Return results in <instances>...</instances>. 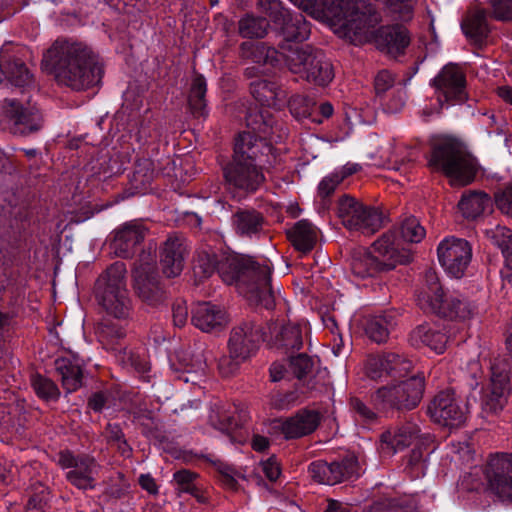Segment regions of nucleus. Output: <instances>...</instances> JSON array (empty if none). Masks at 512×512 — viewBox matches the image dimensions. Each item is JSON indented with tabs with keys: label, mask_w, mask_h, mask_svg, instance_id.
Listing matches in <instances>:
<instances>
[{
	"label": "nucleus",
	"mask_w": 512,
	"mask_h": 512,
	"mask_svg": "<svg viewBox=\"0 0 512 512\" xmlns=\"http://www.w3.org/2000/svg\"><path fill=\"white\" fill-rule=\"evenodd\" d=\"M193 270L194 274L200 278H208L217 272L225 283L229 285L235 283L240 293L251 303L266 309L274 306L271 267L265 260L260 263L247 255L218 257L203 251L198 254Z\"/></svg>",
	"instance_id": "obj_1"
},
{
	"label": "nucleus",
	"mask_w": 512,
	"mask_h": 512,
	"mask_svg": "<svg viewBox=\"0 0 512 512\" xmlns=\"http://www.w3.org/2000/svg\"><path fill=\"white\" fill-rule=\"evenodd\" d=\"M41 65L58 85L74 91L97 85L103 75V66L92 49L68 40H56L44 53Z\"/></svg>",
	"instance_id": "obj_2"
},
{
	"label": "nucleus",
	"mask_w": 512,
	"mask_h": 512,
	"mask_svg": "<svg viewBox=\"0 0 512 512\" xmlns=\"http://www.w3.org/2000/svg\"><path fill=\"white\" fill-rule=\"evenodd\" d=\"M303 10L322 9L333 25L338 26L343 36H352L364 33L380 22V15L371 6L365 10L354 7L353 0H332L329 5L326 0H291Z\"/></svg>",
	"instance_id": "obj_3"
},
{
	"label": "nucleus",
	"mask_w": 512,
	"mask_h": 512,
	"mask_svg": "<svg viewBox=\"0 0 512 512\" xmlns=\"http://www.w3.org/2000/svg\"><path fill=\"white\" fill-rule=\"evenodd\" d=\"M394 234L388 232L377 239L370 250L357 249L351 256V270L360 278L374 277L379 273L393 270L398 264H407L411 255L394 246Z\"/></svg>",
	"instance_id": "obj_4"
},
{
	"label": "nucleus",
	"mask_w": 512,
	"mask_h": 512,
	"mask_svg": "<svg viewBox=\"0 0 512 512\" xmlns=\"http://www.w3.org/2000/svg\"><path fill=\"white\" fill-rule=\"evenodd\" d=\"M126 265L122 261L111 264L96 280L95 298L99 306L116 319H127L132 303L126 287Z\"/></svg>",
	"instance_id": "obj_5"
},
{
	"label": "nucleus",
	"mask_w": 512,
	"mask_h": 512,
	"mask_svg": "<svg viewBox=\"0 0 512 512\" xmlns=\"http://www.w3.org/2000/svg\"><path fill=\"white\" fill-rule=\"evenodd\" d=\"M429 165L449 177L452 185H467L476 175L474 158L462 143L452 138L442 139L433 146Z\"/></svg>",
	"instance_id": "obj_6"
},
{
	"label": "nucleus",
	"mask_w": 512,
	"mask_h": 512,
	"mask_svg": "<svg viewBox=\"0 0 512 512\" xmlns=\"http://www.w3.org/2000/svg\"><path fill=\"white\" fill-rule=\"evenodd\" d=\"M424 389V377L415 375L406 379L393 380L379 387L371 395V401L375 409L382 412L410 411L421 402Z\"/></svg>",
	"instance_id": "obj_7"
},
{
	"label": "nucleus",
	"mask_w": 512,
	"mask_h": 512,
	"mask_svg": "<svg viewBox=\"0 0 512 512\" xmlns=\"http://www.w3.org/2000/svg\"><path fill=\"white\" fill-rule=\"evenodd\" d=\"M0 118L10 133L24 137L39 132L44 125L43 115L35 105L17 99L2 101Z\"/></svg>",
	"instance_id": "obj_8"
},
{
	"label": "nucleus",
	"mask_w": 512,
	"mask_h": 512,
	"mask_svg": "<svg viewBox=\"0 0 512 512\" xmlns=\"http://www.w3.org/2000/svg\"><path fill=\"white\" fill-rule=\"evenodd\" d=\"M337 215L345 228L366 235L374 234L383 225V215L377 208L364 205L348 195L338 200Z\"/></svg>",
	"instance_id": "obj_9"
},
{
	"label": "nucleus",
	"mask_w": 512,
	"mask_h": 512,
	"mask_svg": "<svg viewBox=\"0 0 512 512\" xmlns=\"http://www.w3.org/2000/svg\"><path fill=\"white\" fill-rule=\"evenodd\" d=\"M469 412V403H463L450 389L439 392L428 406V413L432 420L449 428L464 425Z\"/></svg>",
	"instance_id": "obj_10"
},
{
	"label": "nucleus",
	"mask_w": 512,
	"mask_h": 512,
	"mask_svg": "<svg viewBox=\"0 0 512 512\" xmlns=\"http://www.w3.org/2000/svg\"><path fill=\"white\" fill-rule=\"evenodd\" d=\"M484 474L495 497L503 503H512V453L491 454Z\"/></svg>",
	"instance_id": "obj_11"
},
{
	"label": "nucleus",
	"mask_w": 512,
	"mask_h": 512,
	"mask_svg": "<svg viewBox=\"0 0 512 512\" xmlns=\"http://www.w3.org/2000/svg\"><path fill=\"white\" fill-rule=\"evenodd\" d=\"M59 465L67 470L66 480L80 490L94 489L99 464L87 454L75 455L70 451L59 453Z\"/></svg>",
	"instance_id": "obj_12"
},
{
	"label": "nucleus",
	"mask_w": 512,
	"mask_h": 512,
	"mask_svg": "<svg viewBox=\"0 0 512 512\" xmlns=\"http://www.w3.org/2000/svg\"><path fill=\"white\" fill-rule=\"evenodd\" d=\"M510 390V365L506 360L495 361L491 365L489 386L484 390L481 407L484 413H497L507 402Z\"/></svg>",
	"instance_id": "obj_13"
},
{
	"label": "nucleus",
	"mask_w": 512,
	"mask_h": 512,
	"mask_svg": "<svg viewBox=\"0 0 512 512\" xmlns=\"http://www.w3.org/2000/svg\"><path fill=\"white\" fill-rule=\"evenodd\" d=\"M438 259L445 271L455 278H461L472 257L468 241L454 236L446 237L437 247Z\"/></svg>",
	"instance_id": "obj_14"
},
{
	"label": "nucleus",
	"mask_w": 512,
	"mask_h": 512,
	"mask_svg": "<svg viewBox=\"0 0 512 512\" xmlns=\"http://www.w3.org/2000/svg\"><path fill=\"white\" fill-rule=\"evenodd\" d=\"M359 470L358 459L353 454L332 463L315 461L308 467L311 478L317 483L326 485H335L353 477H358Z\"/></svg>",
	"instance_id": "obj_15"
},
{
	"label": "nucleus",
	"mask_w": 512,
	"mask_h": 512,
	"mask_svg": "<svg viewBox=\"0 0 512 512\" xmlns=\"http://www.w3.org/2000/svg\"><path fill=\"white\" fill-rule=\"evenodd\" d=\"M224 178L230 188L246 194L256 192L265 182L260 163L232 159L224 168Z\"/></svg>",
	"instance_id": "obj_16"
},
{
	"label": "nucleus",
	"mask_w": 512,
	"mask_h": 512,
	"mask_svg": "<svg viewBox=\"0 0 512 512\" xmlns=\"http://www.w3.org/2000/svg\"><path fill=\"white\" fill-rule=\"evenodd\" d=\"M440 103H462L467 99L466 77L455 64L445 65L432 80Z\"/></svg>",
	"instance_id": "obj_17"
},
{
	"label": "nucleus",
	"mask_w": 512,
	"mask_h": 512,
	"mask_svg": "<svg viewBox=\"0 0 512 512\" xmlns=\"http://www.w3.org/2000/svg\"><path fill=\"white\" fill-rule=\"evenodd\" d=\"M321 420L319 411L302 408L289 417L278 419L275 428L286 440L300 439L314 433Z\"/></svg>",
	"instance_id": "obj_18"
},
{
	"label": "nucleus",
	"mask_w": 512,
	"mask_h": 512,
	"mask_svg": "<svg viewBox=\"0 0 512 512\" xmlns=\"http://www.w3.org/2000/svg\"><path fill=\"white\" fill-rule=\"evenodd\" d=\"M266 340V331L253 322H246L234 327L228 339V352L236 357L248 360L257 350L261 341Z\"/></svg>",
	"instance_id": "obj_19"
},
{
	"label": "nucleus",
	"mask_w": 512,
	"mask_h": 512,
	"mask_svg": "<svg viewBox=\"0 0 512 512\" xmlns=\"http://www.w3.org/2000/svg\"><path fill=\"white\" fill-rule=\"evenodd\" d=\"M0 83L6 80L16 87H31L34 84L33 74L26 64L13 52V47L5 44L0 49Z\"/></svg>",
	"instance_id": "obj_20"
},
{
	"label": "nucleus",
	"mask_w": 512,
	"mask_h": 512,
	"mask_svg": "<svg viewBox=\"0 0 512 512\" xmlns=\"http://www.w3.org/2000/svg\"><path fill=\"white\" fill-rule=\"evenodd\" d=\"M134 289L138 297L150 306H159L167 299V292L161 285L157 272L141 266L134 272Z\"/></svg>",
	"instance_id": "obj_21"
},
{
	"label": "nucleus",
	"mask_w": 512,
	"mask_h": 512,
	"mask_svg": "<svg viewBox=\"0 0 512 512\" xmlns=\"http://www.w3.org/2000/svg\"><path fill=\"white\" fill-rule=\"evenodd\" d=\"M411 43L409 30L401 24L380 27L375 34L376 47L391 58L397 59L406 53Z\"/></svg>",
	"instance_id": "obj_22"
},
{
	"label": "nucleus",
	"mask_w": 512,
	"mask_h": 512,
	"mask_svg": "<svg viewBox=\"0 0 512 512\" xmlns=\"http://www.w3.org/2000/svg\"><path fill=\"white\" fill-rule=\"evenodd\" d=\"M146 231V227L139 221L124 223L113 232V239L110 242L111 251L121 258L133 256L136 247L144 240Z\"/></svg>",
	"instance_id": "obj_23"
},
{
	"label": "nucleus",
	"mask_w": 512,
	"mask_h": 512,
	"mask_svg": "<svg viewBox=\"0 0 512 512\" xmlns=\"http://www.w3.org/2000/svg\"><path fill=\"white\" fill-rule=\"evenodd\" d=\"M188 254L185 238L180 234H171L160 249V265L163 274L173 278L181 274Z\"/></svg>",
	"instance_id": "obj_24"
},
{
	"label": "nucleus",
	"mask_w": 512,
	"mask_h": 512,
	"mask_svg": "<svg viewBox=\"0 0 512 512\" xmlns=\"http://www.w3.org/2000/svg\"><path fill=\"white\" fill-rule=\"evenodd\" d=\"M270 142L264 138L257 137L251 132H242L235 140L232 159L260 163L262 156L268 155L273 151Z\"/></svg>",
	"instance_id": "obj_25"
},
{
	"label": "nucleus",
	"mask_w": 512,
	"mask_h": 512,
	"mask_svg": "<svg viewBox=\"0 0 512 512\" xmlns=\"http://www.w3.org/2000/svg\"><path fill=\"white\" fill-rule=\"evenodd\" d=\"M266 340L273 347L284 350L286 353L299 350L303 345L302 330L298 324H267Z\"/></svg>",
	"instance_id": "obj_26"
},
{
	"label": "nucleus",
	"mask_w": 512,
	"mask_h": 512,
	"mask_svg": "<svg viewBox=\"0 0 512 512\" xmlns=\"http://www.w3.org/2000/svg\"><path fill=\"white\" fill-rule=\"evenodd\" d=\"M419 433V426L411 421H407L382 433L380 449L382 453L393 455L414 443L419 437Z\"/></svg>",
	"instance_id": "obj_27"
},
{
	"label": "nucleus",
	"mask_w": 512,
	"mask_h": 512,
	"mask_svg": "<svg viewBox=\"0 0 512 512\" xmlns=\"http://www.w3.org/2000/svg\"><path fill=\"white\" fill-rule=\"evenodd\" d=\"M192 324L206 333L219 332L228 323L226 311L210 302L197 303L192 309Z\"/></svg>",
	"instance_id": "obj_28"
},
{
	"label": "nucleus",
	"mask_w": 512,
	"mask_h": 512,
	"mask_svg": "<svg viewBox=\"0 0 512 512\" xmlns=\"http://www.w3.org/2000/svg\"><path fill=\"white\" fill-rule=\"evenodd\" d=\"M450 329L437 324H422L411 333V341L416 345H424L438 354L445 351L450 341Z\"/></svg>",
	"instance_id": "obj_29"
},
{
	"label": "nucleus",
	"mask_w": 512,
	"mask_h": 512,
	"mask_svg": "<svg viewBox=\"0 0 512 512\" xmlns=\"http://www.w3.org/2000/svg\"><path fill=\"white\" fill-rule=\"evenodd\" d=\"M232 227L240 237H257L266 225L264 215L254 208L238 209L231 217Z\"/></svg>",
	"instance_id": "obj_30"
},
{
	"label": "nucleus",
	"mask_w": 512,
	"mask_h": 512,
	"mask_svg": "<svg viewBox=\"0 0 512 512\" xmlns=\"http://www.w3.org/2000/svg\"><path fill=\"white\" fill-rule=\"evenodd\" d=\"M439 282L437 273L432 270H426L424 274V283L417 296L418 305L425 311L435 312L442 305L447 297Z\"/></svg>",
	"instance_id": "obj_31"
},
{
	"label": "nucleus",
	"mask_w": 512,
	"mask_h": 512,
	"mask_svg": "<svg viewBox=\"0 0 512 512\" xmlns=\"http://www.w3.org/2000/svg\"><path fill=\"white\" fill-rule=\"evenodd\" d=\"M248 132L268 141L275 140L274 134L279 129V124L273 114L267 108L250 109L246 115Z\"/></svg>",
	"instance_id": "obj_32"
},
{
	"label": "nucleus",
	"mask_w": 512,
	"mask_h": 512,
	"mask_svg": "<svg viewBox=\"0 0 512 512\" xmlns=\"http://www.w3.org/2000/svg\"><path fill=\"white\" fill-rule=\"evenodd\" d=\"M239 55L254 64H270L277 67L282 62V53L265 42H243L239 47Z\"/></svg>",
	"instance_id": "obj_33"
},
{
	"label": "nucleus",
	"mask_w": 512,
	"mask_h": 512,
	"mask_svg": "<svg viewBox=\"0 0 512 512\" xmlns=\"http://www.w3.org/2000/svg\"><path fill=\"white\" fill-rule=\"evenodd\" d=\"M478 312V305L474 301L460 294H450L434 313L443 317L466 320L474 317Z\"/></svg>",
	"instance_id": "obj_34"
},
{
	"label": "nucleus",
	"mask_w": 512,
	"mask_h": 512,
	"mask_svg": "<svg viewBox=\"0 0 512 512\" xmlns=\"http://www.w3.org/2000/svg\"><path fill=\"white\" fill-rule=\"evenodd\" d=\"M397 325V313L385 311L383 314L370 316L365 320L364 331L366 336L377 344L385 343L391 330Z\"/></svg>",
	"instance_id": "obj_35"
},
{
	"label": "nucleus",
	"mask_w": 512,
	"mask_h": 512,
	"mask_svg": "<svg viewBox=\"0 0 512 512\" xmlns=\"http://www.w3.org/2000/svg\"><path fill=\"white\" fill-rule=\"evenodd\" d=\"M281 49L283 50V52H281L282 58H284L285 65L289 71L293 74L299 75L303 79V76L306 73L307 68H309L310 63L313 61L318 49L309 45L302 47L289 46L287 50L285 49V46L281 45Z\"/></svg>",
	"instance_id": "obj_36"
},
{
	"label": "nucleus",
	"mask_w": 512,
	"mask_h": 512,
	"mask_svg": "<svg viewBox=\"0 0 512 512\" xmlns=\"http://www.w3.org/2000/svg\"><path fill=\"white\" fill-rule=\"evenodd\" d=\"M250 92L262 106L279 108L285 101V92L272 81L256 79L250 84Z\"/></svg>",
	"instance_id": "obj_37"
},
{
	"label": "nucleus",
	"mask_w": 512,
	"mask_h": 512,
	"mask_svg": "<svg viewBox=\"0 0 512 512\" xmlns=\"http://www.w3.org/2000/svg\"><path fill=\"white\" fill-rule=\"evenodd\" d=\"M294 248L302 254H307L316 245L318 230L308 220H300L287 232Z\"/></svg>",
	"instance_id": "obj_38"
},
{
	"label": "nucleus",
	"mask_w": 512,
	"mask_h": 512,
	"mask_svg": "<svg viewBox=\"0 0 512 512\" xmlns=\"http://www.w3.org/2000/svg\"><path fill=\"white\" fill-rule=\"evenodd\" d=\"M486 18L485 9H476L469 12L462 21L461 27L464 34L474 44L482 45L489 35L490 29Z\"/></svg>",
	"instance_id": "obj_39"
},
{
	"label": "nucleus",
	"mask_w": 512,
	"mask_h": 512,
	"mask_svg": "<svg viewBox=\"0 0 512 512\" xmlns=\"http://www.w3.org/2000/svg\"><path fill=\"white\" fill-rule=\"evenodd\" d=\"M278 25L281 35L288 42H302L310 35L309 23L301 13H289Z\"/></svg>",
	"instance_id": "obj_40"
},
{
	"label": "nucleus",
	"mask_w": 512,
	"mask_h": 512,
	"mask_svg": "<svg viewBox=\"0 0 512 512\" xmlns=\"http://www.w3.org/2000/svg\"><path fill=\"white\" fill-rule=\"evenodd\" d=\"M334 78L333 66L321 50H317L313 61L307 68L303 79L314 84L325 86Z\"/></svg>",
	"instance_id": "obj_41"
},
{
	"label": "nucleus",
	"mask_w": 512,
	"mask_h": 512,
	"mask_svg": "<svg viewBox=\"0 0 512 512\" xmlns=\"http://www.w3.org/2000/svg\"><path fill=\"white\" fill-rule=\"evenodd\" d=\"M490 205V197L486 193L478 191L464 193L458 203L461 213L467 219L480 216Z\"/></svg>",
	"instance_id": "obj_42"
},
{
	"label": "nucleus",
	"mask_w": 512,
	"mask_h": 512,
	"mask_svg": "<svg viewBox=\"0 0 512 512\" xmlns=\"http://www.w3.org/2000/svg\"><path fill=\"white\" fill-rule=\"evenodd\" d=\"M55 365L64 389L69 393L76 391L82 384L81 367L68 358L57 359Z\"/></svg>",
	"instance_id": "obj_43"
},
{
	"label": "nucleus",
	"mask_w": 512,
	"mask_h": 512,
	"mask_svg": "<svg viewBox=\"0 0 512 512\" xmlns=\"http://www.w3.org/2000/svg\"><path fill=\"white\" fill-rule=\"evenodd\" d=\"M206 92V79L203 75L196 74L192 79L188 96V104L194 116L206 115Z\"/></svg>",
	"instance_id": "obj_44"
},
{
	"label": "nucleus",
	"mask_w": 512,
	"mask_h": 512,
	"mask_svg": "<svg viewBox=\"0 0 512 512\" xmlns=\"http://www.w3.org/2000/svg\"><path fill=\"white\" fill-rule=\"evenodd\" d=\"M485 236L502 251L507 265L512 268V230L505 226L496 225L486 229Z\"/></svg>",
	"instance_id": "obj_45"
},
{
	"label": "nucleus",
	"mask_w": 512,
	"mask_h": 512,
	"mask_svg": "<svg viewBox=\"0 0 512 512\" xmlns=\"http://www.w3.org/2000/svg\"><path fill=\"white\" fill-rule=\"evenodd\" d=\"M269 28V22L264 17L247 14L238 22V33L243 38H263Z\"/></svg>",
	"instance_id": "obj_46"
},
{
	"label": "nucleus",
	"mask_w": 512,
	"mask_h": 512,
	"mask_svg": "<svg viewBox=\"0 0 512 512\" xmlns=\"http://www.w3.org/2000/svg\"><path fill=\"white\" fill-rule=\"evenodd\" d=\"M156 176L154 162L151 159H139L131 177V183L135 189L145 190Z\"/></svg>",
	"instance_id": "obj_47"
},
{
	"label": "nucleus",
	"mask_w": 512,
	"mask_h": 512,
	"mask_svg": "<svg viewBox=\"0 0 512 512\" xmlns=\"http://www.w3.org/2000/svg\"><path fill=\"white\" fill-rule=\"evenodd\" d=\"M400 237L409 243H419L426 235L425 228L413 216L402 221L399 228Z\"/></svg>",
	"instance_id": "obj_48"
},
{
	"label": "nucleus",
	"mask_w": 512,
	"mask_h": 512,
	"mask_svg": "<svg viewBox=\"0 0 512 512\" xmlns=\"http://www.w3.org/2000/svg\"><path fill=\"white\" fill-rule=\"evenodd\" d=\"M31 383L38 397L47 401L58 399L60 392L52 380L37 374L32 377Z\"/></svg>",
	"instance_id": "obj_49"
},
{
	"label": "nucleus",
	"mask_w": 512,
	"mask_h": 512,
	"mask_svg": "<svg viewBox=\"0 0 512 512\" xmlns=\"http://www.w3.org/2000/svg\"><path fill=\"white\" fill-rule=\"evenodd\" d=\"M365 369L367 376L373 380L389 376L387 353L369 356L366 361Z\"/></svg>",
	"instance_id": "obj_50"
},
{
	"label": "nucleus",
	"mask_w": 512,
	"mask_h": 512,
	"mask_svg": "<svg viewBox=\"0 0 512 512\" xmlns=\"http://www.w3.org/2000/svg\"><path fill=\"white\" fill-rule=\"evenodd\" d=\"M389 376L394 378L406 377L412 370V362L396 353H387Z\"/></svg>",
	"instance_id": "obj_51"
},
{
	"label": "nucleus",
	"mask_w": 512,
	"mask_h": 512,
	"mask_svg": "<svg viewBox=\"0 0 512 512\" xmlns=\"http://www.w3.org/2000/svg\"><path fill=\"white\" fill-rule=\"evenodd\" d=\"M97 333L103 346L112 350H117L114 347V343L125 336V331L122 327L107 323H102Z\"/></svg>",
	"instance_id": "obj_52"
},
{
	"label": "nucleus",
	"mask_w": 512,
	"mask_h": 512,
	"mask_svg": "<svg viewBox=\"0 0 512 512\" xmlns=\"http://www.w3.org/2000/svg\"><path fill=\"white\" fill-rule=\"evenodd\" d=\"M389 11L400 21H409L413 18L414 7L412 0H382Z\"/></svg>",
	"instance_id": "obj_53"
},
{
	"label": "nucleus",
	"mask_w": 512,
	"mask_h": 512,
	"mask_svg": "<svg viewBox=\"0 0 512 512\" xmlns=\"http://www.w3.org/2000/svg\"><path fill=\"white\" fill-rule=\"evenodd\" d=\"M258 6L276 25L290 13L279 0H258Z\"/></svg>",
	"instance_id": "obj_54"
},
{
	"label": "nucleus",
	"mask_w": 512,
	"mask_h": 512,
	"mask_svg": "<svg viewBox=\"0 0 512 512\" xmlns=\"http://www.w3.org/2000/svg\"><path fill=\"white\" fill-rule=\"evenodd\" d=\"M288 106L292 115L301 119L311 114L313 103L308 97L297 94L289 99Z\"/></svg>",
	"instance_id": "obj_55"
},
{
	"label": "nucleus",
	"mask_w": 512,
	"mask_h": 512,
	"mask_svg": "<svg viewBox=\"0 0 512 512\" xmlns=\"http://www.w3.org/2000/svg\"><path fill=\"white\" fill-rule=\"evenodd\" d=\"M245 361L242 357H236L234 353L228 352L218 359V371L223 377H230L239 370Z\"/></svg>",
	"instance_id": "obj_56"
},
{
	"label": "nucleus",
	"mask_w": 512,
	"mask_h": 512,
	"mask_svg": "<svg viewBox=\"0 0 512 512\" xmlns=\"http://www.w3.org/2000/svg\"><path fill=\"white\" fill-rule=\"evenodd\" d=\"M194 478L195 474L188 470L177 471L174 474V480L178 485V491L199 498V490L193 483Z\"/></svg>",
	"instance_id": "obj_57"
},
{
	"label": "nucleus",
	"mask_w": 512,
	"mask_h": 512,
	"mask_svg": "<svg viewBox=\"0 0 512 512\" xmlns=\"http://www.w3.org/2000/svg\"><path fill=\"white\" fill-rule=\"evenodd\" d=\"M313 360L305 353L290 357V368L293 374L301 379L309 374L313 368Z\"/></svg>",
	"instance_id": "obj_58"
},
{
	"label": "nucleus",
	"mask_w": 512,
	"mask_h": 512,
	"mask_svg": "<svg viewBox=\"0 0 512 512\" xmlns=\"http://www.w3.org/2000/svg\"><path fill=\"white\" fill-rule=\"evenodd\" d=\"M116 357L124 366L133 367L139 372H145L147 370L145 360L131 350H127L126 348L119 349Z\"/></svg>",
	"instance_id": "obj_59"
},
{
	"label": "nucleus",
	"mask_w": 512,
	"mask_h": 512,
	"mask_svg": "<svg viewBox=\"0 0 512 512\" xmlns=\"http://www.w3.org/2000/svg\"><path fill=\"white\" fill-rule=\"evenodd\" d=\"M491 16L498 21L512 20V0H490Z\"/></svg>",
	"instance_id": "obj_60"
},
{
	"label": "nucleus",
	"mask_w": 512,
	"mask_h": 512,
	"mask_svg": "<svg viewBox=\"0 0 512 512\" xmlns=\"http://www.w3.org/2000/svg\"><path fill=\"white\" fill-rule=\"evenodd\" d=\"M50 492L41 482L37 481L31 484V494L29 498V505L34 508H41L49 500Z\"/></svg>",
	"instance_id": "obj_61"
},
{
	"label": "nucleus",
	"mask_w": 512,
	"mask_h": 512,
	"mask_svg": "<svg viewBox=\"0 0 512 512\" xmlns=\"http://www.w3.org/2000/svg\"><path fill=\"white\" fill-rule=\"evenodd\" d=\"M212 423L221 431H232L241 425L239 416L234 413L222 412L217 415V420L213 416L210 417Z\"/></svg>",
	"instance_id": "obj_62"
},
{
	"label": "nucleus",
	"mask_w": 512,
	"mask_h": 512,
	"mask_svg": "<svg viewBox=\"0 0 512 512\" xmlns=\"http://www.w3.org/2000/svg\"><path fill=\"white\" fill-rule=\"evenodd\" d=\"M129 412L133 416V421L141 425H147L145 421H153V412L148 409L146 402L142 399L133 402Z\"/></svg>",
	"instance_id": "obj_63"
},
{
	"label": "nucleus",
	"mask_w": 512,
	"mask_h": 512,
	"mask_svg": "<svg viewBox=\"0 0 512 512\" xmlns=\"http://www.w3.org/2000/svg\"><path fill=\"white\" fill-rule=\"evenodd\" d=\"M495 204L501 213L512 218V185L495 194Z\"/></svg>",
	"instance_id": "obj_64"
}]
</instances>
